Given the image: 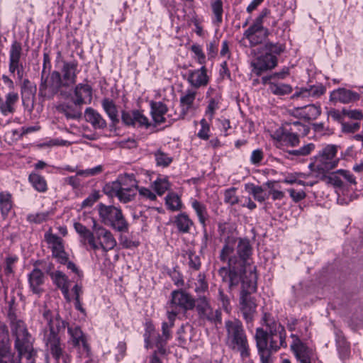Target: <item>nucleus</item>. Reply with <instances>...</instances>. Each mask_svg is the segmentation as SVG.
Segmentation results:
<instances>
[{"label":"nucleus","instance_id":"obj_13","mask_svg":"<svg viewBox=\"0 0 363 363\" xmlns=\"http://www.w3.org/2000/svg\"><path fill=\"white\" fill-rule=\"evenodd\" d=\"M269 29L263 25L253 23L243 33V39L249 41L250 47H255L262 44L269 36Z\"/></svg>","mask_w":363,"mask_h":363},{"label":"nucleus","instance_id":"obj_2","mask_svg":"<svg viewBox=\"0 0 363 363\" xmlns=\"http://www.w3.org/2000/svg\"><path fill=\"white\" fill-rule=\"evenodd\" d=\"M225 345L233 352H239L242 359L250 357V345L242 322L238 319L225 322Z\"/></svg>","mask_w":363,"mask_h":363},{"label":"nucleus","instance_id":"obj_64","mask_svg":"<svg viewBox=\"0 0 363 363\" xmlns=\"http://www.w3.org/2000/svg\"><path fill=\"white\" fill-rule=\"evenodd\" d=\"M288 192L294 202H298L306 196L305 191L303 190L296 191L294 189H288Z\"/></svg>","mask_w":363,"mask_h":363},{"label":"nucleus","instance_id":"obj_59","mask_svg":"<svg viewBox=\"0 0 363 363\" xmlns=\"http://www.w3.org/2000/svg\"><path fill=\"white\" fill-rule=\"evenodd\" d=\"M201 128L198 133V136L201 139L208 140L209 138L208 133L210 131V127L205 118L201 119Z\"/></svg>","mask_w":363,"mask_h":363},{"label":"nucleus","instance_id":"obj_28","mask_svg":"<svg viewBox=\"0 0 363 363\" xmlns=\"http://www.w3.org/2000/svg\"><path fill=\"white\" fill-rule=\"evenodd\" d=\"M50 277L53 282L61 289L65 298L69 302L71 298L69 294V280L67 277L60 271L52 272Z\"/></svg>","mask_w":363,"mask_h":363},{"label":"nucleus","instance_id":"obj_41","mask_svg":"<svg viewBox=\"0 0 363 363\" xmlns=\"http://www.w3.org/2000/svg\"><path fill=\"white\" fill-rule=\"evenodd\" d=\"M292 131V128H291L289 130H282L281 133L277 135V140L286 143L291 146L297 145L299 143V138L298 135Z\"/></svg>","mask_w":363,"mask_h":363},{"label":"nucleus","instance_id":"obj_5","mask_svg":"<svg viewBox=\"0 0 363 363\" xmlns=\"http://www.w3.org/2000/svg\"><path fill=\"white\" fill-rule=\"evenodd\" d=\"M286 337L282 339L278 336L267 338V332L262 328L255 330V340L261 363H273L272 354L277 352L281 347L286 348Z\"/></svg>","mask_w":363,"mask_h":363},{"label":"nucleus","instance_id":"obj_62","mask_svg":"<svg viewBox=\"0 0 363 363\" xmlns=\"http://www.w3.org/2000/svg\"><path fill=\"white\" fill-rule=\"evenodd\" d=\"M180 313L179 310H177V308H174L173 307H170L169 305L168 310H167V318L168 321L165 322L169 325V326H174V321L176 319V317Z\"/></svg>","mask_w":363,"mask_h":363},{"label":"nucleus","instance_id":"obj_27","mask_svg":"<svg viewBox=\"0 0 363 363\" xmlns=\"http://www.w3.org/2000/svg\"><path fill=\"white\" fill-rule=\"evenodd\" d=\"M45 281V276L43 272L38 269L35 268L28 274V283L30 288L33 293L39 294L43 291V285Z\"/></svg>","mask_w":363,"mask_h":363},{"label":"nucleus","instance_id":"obj_1","mask_svg":"<svg viewBox=\"0 0 363 363\" xmlns=\"http://www.w3.org/2000/svg\"><path fill=\"white\" fill-rule=\"evenodd\" d=\"M251 255L252 247L249 240L240 238L237 243V238L234 236L225 238L219 259L223 262H227L228 266L220 267L218 273L222 281L228 283L230 291L236 288L241 279L249 277L250 269L255 273L256 267L249 263Z\"/></svg>","mask_w":363,"mask_h":363},{"label":"nucleus","instance_id":"obj_54","mask_svg":"<svg viewBox=\"0 0 363 363\" xmlns=\"http://www.w3.org/2000/svg\"><path fill=\"white\" fill-rule=\"evenodd\" d=\"M155 160L157 164L160 166L167 167L172 161L171 157H169L166 153L163 152L160 150H157L155 153Z\"/></svg>","mask_w":363,"mask_h":363},{"label":"nucleus","instance_id":"obj_11","mask_svg":"<svg viewBox=\"0 0 363 363\" xmlns=\"http://www.w3.org/2000/svg\"><path fill=\"white\" fill-rule=\"evenodd\" d=\"M199 319L203 321H208L212 323H221V312L219 310H213L208 300L202 296L195 301V306Z\"/></svg>","mask_w":363,"mask_h":363},{"label":"nucleus","instance_id":"obj_34","mask_svg":"<svg viewBox=\"0 0 363 363\" xmlns=\"http://www.w3.org/2000/svg\"><path fill=\"white\" fill-rule=\"evenodd\" d=\"M328 172H321L315 174V177L325 182L327 184L332 185L334 187L341 188L343 186V182L340 174L337 172L327 174Z\"/></svg>","mask_w":363,"mask_h":363},{"label":"nucleus","instance_id":"obj_7","mask_svg":"<svg viewBox=\"0 0 363 363\" xmlns=\"http://www.w3.org/2000/svg\"><path fill=\"white\" fill-rule=\"evenodd\" d=\"M337 146L335 145H328L315 157V162L311 163L309 169L314 174L321 172H330L335 169L340 161L337 157Z\"/></svg>","mask_w":363,"mask_h":363},{"label":"nucleus","instance_id":"obj_21","mask_svg":"<svg viewBox=\"0 0 363 363\" xmlns=\"http://www.w3.org/2000/svg\"><path fill=\"white\" fill-rule=\"evenodd\" d=\"M21 358L11 352L8 333L6 337H0V363H21Z\"/></svg>","mask_w":363,"mask_h":363},{"label":"nucleus","instance_id":"obj_31","mask_svg":"<svg viewBox=\"0 0 363 363\" xmlns=\"http://www.w3.org/2000/svg\"><path fill=\"white\" fill-rule=\"evenodd\" d=\"M18 93L11 91L5 96V101L0 99V110L3 114L7 115L15 111V104L18 101Z\"/></svg>","mask_w":363,"mask_h":363},{"label":"nucleus","instance_id":"obj_24","mask_svg":"<svg viewBox=\"0 0 363 363\" xmlns=\"http://www.w3.org/2000/svg\"><path fill=\"white\" fill-rule=\"evenodd\" d=\"M360 99V94L345 88H339L333 91L330 94V100L338 101L342 104H350L358 101Z\"/></svg>","mask_w":363,"mask_h":363},{"label":"nucleus","instance_id":"obj_38","mask_svg":"<svg viewBox=\"0 0 363 363\" xmlns=\"http://www.w3.org/2000/svg\"><path fill=\"white\" fill-rule=\"evenodd\" d=\"M21 81L20 87L22 99L23 101L29 100L35 96L36 87L28 79H24Z\"/></svg>","mask_w":363,"mask_h":363},{"label":"nucleus","instance_id":"obj_40","mask_svg":"<svg viewBox=\"0 0 363 363\" xmlns=\"http://www.w3.org/2000/svg\"><path fill=\"white\" fill-rule=\"evenodd\" d=\"M269 89L275 95H285L292 91L291 85L278 82L277 81L268 82Z\"/></svg>","mask_w":363,"mask_h":363},{"label":"nucleus","instance_id":"obj_26","mask_svg":"<svg viewBox=\"0 0 363 363\" xmlns=\"http://www.w3.org/2000/svg\"><path fill=\"white\" fill-rule=\"evenodd\" d=\"M325 92V88L322 84L311 85L308 87L297 89L292 98L319 97Z\"/></svg>","mask_w":363,"mask_h":363},{"label":"nucleus","instance_id":"obj_25","mask_svg":"<svg viewBox=\"0 0 363 363\" xmlns=\"http://www.w3.org/2000/svg\"><path fill=\"white\" fill-rule=\"evenodd\" d=\"M75 106H81L84 104H90L92 100V88L89 84H79L74 91Z\"/></svg>","mask_w":363,"mask_h":363},{"label":"nucleus","instance_id":"obj_32","mask_svg":"<svg viewBox=\"0 0 363 363\" xmlns=\"http://www.w3.org/2000/svg\"><path fill=\"white\" fill-rule=\"evenodd\" d=\"M84 116L94 128L103 129L106 127V122L101 115L91 107L85 110Z\"/></svg>","mask_w":363,"mask_h":363},{"label":"nucleus","instance_id":"obj_14","mask_svg":"<svg viewBox=\"0 0 363 363\" xmlns=\"http://www.w3.org/2000/svg\"><path fill=\"white\" fill-rule=\"evenodd\" d=\"M137 182L134 178L133 174H121L119 175L117 179L111 183L106 184L104 188L105 193H110V191H136Z\"/></svg>","mask_w":363,"mask_h":363},{"label":"nucleus","instance_id":"obj_12","mask_svg":"<svg viewBox=\"0 0 363 363\" xmlns=\"http://www.w3.org/2000/svg\"><path fill=\"white\" fill-rule=\"evenodd\" d=\"M45 240L52 250V256L60 264H65L68 256L65 251L62 239L57 235L47 232L45 234Z\"/></svg>","mask_w":363,"mask_h":363},{"label":"nucleus","instance_id":"obj_57","mask_svg":"<svg viewBox=\"0 0 363 363\" xmlns=\"http://www.w3.org/2000/svg\"><path fill=\"white\" fill-rule=\"evenodd\" d=\"M265 49L269 52V53L279 55L284 50V46L280 43H273L271 42H267L265 43Z\"/></svg>","mask_w":363,"mask_h":363},{"label":"nucleus","instance_id":"obj_51","mask_svg":"<svg viewBox=\"0 0 363 363\" xmlns=\"http://www.w3.org/2000/svg\"><path fill=\"white\" fill-rule=\"evenodd\" d=\"M154 189L159 196H162L169 188V183L165 178H159L153 183Z\"/></svg>","mask_w":363,"mask_h":363},{"label":"nucleus","instance_id":"obj_42","mask_svg":"<svg viewBox=\"0 0 363 363\" xmlns=\"http://www.w3.org/2000/svg\"><path fill=\"white\" fill-rule=\"evenodd\" d=\"M29 182L31 183L32 186L40 192H45L48 189L47 182L45 178L37 174V173H31L29 175Z\"/></svg>","mask_w":363,"mask_h":363},{"label":"nucleus","instance_id":"obj_36","mask_svg":"<svg viewBox=\"0 0 363 363\" xmlns=\"http://www.w3.org/2000/svg\"><path fill=\"white\" fill-rule=\"evenodd\" d=\"M174 223L178 231L182 233H189L194 225L193 220L186 213L178 214L175 217Z\"/></svg>","mask_w":363,"mask_h":363},{"label":"nucleus","instance_id":"obj_49","mask_svg":"<svg viewBox=\"0 0 363 363\" xmlns=\"http://www.w3.org/2000/svg\"><path fill=\"white\" fill-rule=\"evenodd\" d=\"M211 9L215 16V21L220 24L223 21V1L221 0H215L211 2Z\"/></svg>","mask_w":363,"mask_h":363},{"label":"nucleus","instance_id":"obj_8","mask_svg":"<svg viewBox=\"0 0 363 363\" xmlns=\"http://www.w3.org/2000/svg\"><path fill=\"white\" fill-rule=\"evenodd\" d=\"M116 243L111 232L94 220L92 234L88 243L89 248L94 251L101 250L103 252H107L113 250Z\"/></svg>","mask_w":363,"mask_h":363},{"label":"nucleus","instance_id":"obj_22","mask_svg":"<svg viewBox=\"0 0 363 363\" xmlns=\"http://www.w3.org/2000/svg\"><path fill=\"white\" fill-rule=\"evenodd\" d=\"M263 324L267 327V330H265L267 334V338L278 336L282 339L286 337V333L284 327L279 323L275 321L269 314L264 313L262 318Z\"/></svg>","mask_w":363,"mask_h":363},{"label":"nucleus","instance_id":"obj_9","mask_svg":"<svg viewBox=\"0 0 363 363\" xmlns=\"http://www.w3.org/2000/svg\"><path fill=\"white\" fill-rule=\"evenodd\" d=\"M43 318L47 325L49 327V333L46 335L45 344L48 350L57 360L62 355V350L61 347L60 338L55 331V326L59 327L60 323L64 325V322L59 319L53 320L52 313L49 309H45L43 313Z\"/></svg>","mask_w":363,"mask_h":363},{"label":"nucleus","instance_id":"obj_44","mask_svg":"<svg viewBox=\"0 0 363 363\" xmlns=\"http://www.w3.org/2000/svg\"><path fill=\"white\" fill-rule=\"evenodd\" d=\"M107 195L110 196H116L119 199L121 202L128 203L130 201L136 194V191L135 190H129V191H110V193H106Z\"/></svg>","mask_w":363,"mask_h":363},{"label":"nucleus","instance_id":"obj_30","mask_svg":"<svg viewBox=\"0 0 363 363\" xmlns=\"http://www.w3.org/2000/svg\"><path fill=\"white\" fill-rule=\"evenodd\" d=\"M188 82L191 86L196 88L206 85L208 83V77L206 67H202L199 69L189 70Z\"/></svg>","mask_w":363,"mask_h":363},{"label":"nucleus","instance_id":"obj_58","mask_svg":"<svg viewBox=\"0 0 363 363\" xmlns=\"http://www.w3.org/2000/svg\"><path fill=\"white\" fill-rule=\"evenodd\" d=\"M103 171L102 165H98L95 167L87 169L85 170H78L77 175L83 176L85 177H91L100 174Z\"/></svg>","mask_w":363,"mask_h":363},{"label":"nucleus","instance_id":"obj_4","mask_svg":"<svg viewBox=\"0 0 363 363\" xmlns=\"http://www.w3.org/2000/svg\"><path fill=\"white\" fill-rule=\"evenodd\" d=\"M9 319L11 334L15 337L14 348L18 352V354L23 356L36 352L33 348V338L29 333L25 323L12 312H9Z\"/></svg>","mask_w":363,"mask_h":363},{"label":"nucleus","instance_id":"obj_46","mask_svg":"<svg viewBox=\"0 0 363 363\" xmlns=\"http://www.w3.org/2000/svg\"><path fill=\"white\" fill-rule=\"evenodd\" d=\"M247 189L248 192L252 194L255 200L262 203L267 199V196L264 194V189L261 186H255L254 184L247 185Z\"/></svg>","mask_w":363,"mask_h":363},{"label":"nucleus","instance_id":"obj_37","mask_svg":"<svg viewBox=\"0 0 363 363\" xmlns=\"http://www.w3.org/2000/svg\"><path fill=\"white\" fill-rule=\"evenodd\" d=\"M196 92L193 90H186L180 98V105L182 107V115L184 116L191 109H194V101Z\"/></svg>","mask_w":363,"mask_h":363},{"label":"nucleus","instance_id":"obj_50","mask_svg":"<svg viewBox=\"0 0 363 363\" xmlns=\"http://www.w3.org/2000/svg\"><path fill=\"white\" fill-rule=\"evenodd\" d=\"M166 205L172 211H178L182 208L181 199L175 194H169L166 196Z\"/></svg>","mask_w":363,"mask_h":363},{"label":"nucleus","instance_id":"obj_39","mask_svg":"<svg viewBox=\"0 0 363 363\" xmlns=\"http://www.w3.org/2000/svg\"><path fill=\"white\" fill-rule=\"evenodd\" d=\"M102 107L113 123L118 122V110L113 100L105 98L101 102Z\"/></svg>","mask_w":363,"mask_h":363},{"label":"nucleus","instance_id":"obj_55","mask_svg":"<svg viewBox=\"0 0 363 363\" xmlns=\"http://www.w3.org/2000/svg\"><path fill=\"white\" fill-rule=\"evenodd\" d=\"M314 147L315 145L313 143H308L298 150L289 151V154L295 156H306L309 155Z\"/></svg>","mask_w":363,"mask_h":363},{"label":"nucleus","instance_id":"obj_29","mask_svg":"<svg viewBox=\"0 0 363 363\" xmlns=\"http://www.w3.org/2000/svg\"><path fill=\"white\" fill-rule=\"evenodd\" d=\"M191 207L195 211L196 216L199 218V221L203 228V236L206 240L208 238V234L206 230V220L208 219V214L207 208L205 204L199 201L196 199H192L191 201Z\"/></svg>","mask_w":363,"mask_h":363},{"label":"nucleus","instance_id":"obj_56","mask_svg":"<svg viewBox=\"0 0 363 363\" xmlns=\"http://www.w3.org/2000/svg\"><path fill=\"white\" fill-rule=\"evenodd\" d=\"M289 74L288 69H284L281 72H276L273 74L265 76L262 78V82L263 84H267L268 82L277 81L279 79H284Z\"/></svg>","mask_w":363,"mask_h":363},{"label":"nucleus","instance_id":"obj_52","mask_svg":"<svg viewBox=\"0 0 363 363\" xmlns=\"http://www.w3.org/2000/svg\"><path fill=\"white\" fill-rule=\"evenodd\" d=\"M9 70L10 73H16L18 80H22L24 75V67L21 62H9Z\"/></svg>","mask_w":363,"mask_h":363},{"label":"nucleus","instance_id":"obj_61","mask_svg":"<svg viewBox=\"0 0 363 363\" xmlns=\"http://www.w3.org/2000/svg\"><path fill=\"white\" fill-rule=\"evenodd\" d=\"M360 128V123L348 122L342 123V130L344 133H354Z\"/></svg>","mask_w":363,"mask_h":363},{"label":"nucleus","instance_id":"obj_15","mask_svg":"<svg viewBox=\"0 0 363 363\" xmlns=\"http://www.w3.org/2000/svg\"><path fill=\"white\" fill-rule=\"evenodd\" d=\"M169 305L179 310L180 312H186L194 308L195 300L183 291H174L172 292V298Z\"/></svg>","mask_w":363,"mask_h":363},{"label":"nucleus","instance_id":"obj_45","mask_svg":"<svg viewBox=\"0 0 363 363\" xmlns=\"http://www.w3.org/2000/svg\"><path fill=\"white\" fill-rule=\"evenodd\" d=\"M22 46L21 43L14 40L9 50V62H21Z\"/></svg>","mask_w":363,"mask_h":363},{"label":"nucleus","instance_id":"obj_6","mask_svg":"<svg viewBox=\"0 0 363 363\" xmlns=\"http://www.w3.org/2000/svg\"><path fill=\"white\" fill-rule=\"evenodd\" d=\"M64 87L61 74L59 72L53 71L50 74L42 70L39 85V96L44 100L52 99L59 92L60 95L64 96L65 92L62 89Z\"/></svg>","mask_w":363,"mask_h":363},{"label":"nucleus","instance_id":"obj_33","mask_svg":"<svg viewBox=\"0 0 363 363\" xmlns=\"http://www.w3.org/2000/svg\"><path fill=\"white\" fill-rule=\"evenodd\" d=\"M167 111V106L162 102H152L151 104V115L153 121L157 125L165 122L164 115Z\"/></svg>","mask_w":363,"mask_h":363},{"label":"nucleus","instance_id":"obj_19","mask_svg":"<svg viewBox=\"0 0 363 363\" xmlns=\"http://www.w3.org/2000/svg\"><path fill=\"white\" fill-rule=\"evenodd\" d=\"M251 65L255 73L259 75L262 72L274 68L277 65V58L271 53H266L257 57Z\"/></svg>","mask_w":363,"mask_h":363},{"label":"nucleus","instance_id":"obj_3","mask_svg":"<svg viewBox=\"0 0 363 363\" xmlns=\"http://www.w3.org/2000/svg\"><path fill=\"white\" fill-rule=\"evenodd\" d=\"M249 277L241 279V291L240 296V310L247 323L252 322L256 313L257 304L250 294L257 289V276L250 269Z\"/></svg>","mask_w":363,"mask_h":363},{"label":"nucleus","instance_id":"obj_63","mask_svg":"<svg viewBox=\"0 0 363 363\" xmlns=\"http://www.w3.org/2000/svg\"><path fill=\"white\" fill-rule=\"evenodd\" d=\"M218 294H219V301L221 302L224 310L227 313H230L231 308H230V299H229L228 296L224 294L223 291L221 289H219Z\"/></svg>","mask_w":363,"mask_h":363},{"label":"nucleus","instance_id":"obj_60","mask_svg":"<svg viewBox=\"0 0 363 363\" xmlns=\"http://www.w3.org/2000/svg\"><path fill=\"white\" fill-rule=\"evenodd\" d=\"M225 201L230 205L238 203V198L235 195V189L231 188L225 191Z\"/></svg>","mask_w":363,"mask_h":363},{"label":"nucleus","instance_id":"obj_48","mask_svg":"<svg viewBox=\"0 0 363 363\" xmlns=\"http://www.w3.org/2000/svg\"><path fill=\"white\" fill-rule=\"evenodd\" d=\"M74 228L77 233H79L81 236L82 239V242H83L84 245H88L89 240L90 239L92 234V231L89 230L82 223L77 222L74 223Z\"/></svg>","mask_w":363,"mask_h":363},{"label":"nucleus","instance_id":"obj_18","mask_svg":"<svg viewBox=\"0 0 363 363\" xmlns=\"http://www.w3.org/2000/svg\"><path fill=\"white\" fill-rule=\"evenodd\" d=\"M68 333L71 337L73 346L78 347L79 352H81L82 355H85L88 357L90 348L81 328L78 326H71L68 328Z\"/></svg>","mask_w":363,"mask_h":363},{"label":"nucleus","instance_id":"obj_35","mask_svg":"<svg viewBox=\"0 0 363 363\" xmlns=\"http://www.w3.org/2000/svg\"><path fill=\"white\" fill-rule=\"evenodd\" d=\"M59 113H63L67 119H79L82 116L80 106L69 105L66 103L61 104L56 107Z\"/></svg>","mask_w":363,"mask_h":363},{"label":"nucleus","instance_id":"obj_23","mask_svg":"<svg viewBox=\"0 0 363 363\" xmlns=\"http://www.w3.org/2000/svg\"><path fill=\"white\" fill-rule=\"evenodd\" d=\"M320 113L321 110L320 106H317L314 104L297 107L292 111V115L294 116L305 121L316 119L320 115Z\"/></svg>","mask_w":363,"mask_h":363},{"label":"nucleus","instance_id":"obj_53","mask_svg":"<svg viewBox=\"0 0 363 363\" xmlns=\"http://www.w3.org/2000/svg\"><path fill=\"white\" fill-rule=\"evenodd\" d=\"M50 215V213L49 211L30 213L28 215L27 220L30 223H40L43 221H45Z\"/></svg>","mask_w":363,"mask_h":363},{"label":"nucleus","instance_id":"obj_10","mask_svg":"<svg viewBox=\"0 0 363 363\" xmlns=\"http://www.w3.org/2000/svg\"><path fill=\"white\" fill-rule=\"evenodd\" d=\"M98 209L99 216L104 224L111 226L118 232L128 231V223L120 208L99 203Z\"/></svg>","mask_w":363,"mask_h":363},{"label":"nucleus","instance_id":"obj_20","mask_svg":"<svg viewBox=\"0 0 363 363\" xmlns=\"http://www.w3.org/2000/svg\"><path fill=\"white\" fill-rule=\"evenodd\" d=\"M121 119L123 123L128 126H144L148 128L150 125L148 118L138 110L132 111H122Z\"/></svg>","mask_w":363,"mask_h":363},{"label":"nucleus","instance_id":"obj_17","mask_svg":"<svg viewBox=\"0 0 363 363\" xmlns=\"http://www.w3.org/2000/svg\"><path fill=\"white\" fill-rule=\"evenodd\" d=\"M79 72L77 61H62V67L60 73L65 87H69L76 83L77 74Z\"/></svg>","mask_w":363,"mask_h":363},{"label":"nucleus","instance_id":"obj_43","mask_svg":"<svg viewBox=\"0 0 363 363\" xmlns=\"http://www.w3.org/2000/svg\"><path fill=\"white\" fill-rule=\"evenodd\" d=\"M12 208L11 195L8 192L0 193V210L4 216L8 215Z\"/></svg>","mask_w":363,"mask_h":363},{"label":"nucleus","instance_id":"obj_16","mask_svg":"<svg viewBox=\"0 0 363 363\" xmlns=\"http://www.w3.org/2000/svg\"><path fill=\"white\" fill-rule=\"evenodd\" d=\"M291 337L294 340L291 348L298 360L301 363H311L313 350L303 343L297 335L291 334Z\"/></svg>","mask_w":363,"mask_h":363},{"label":"nucleus","instance_id":"obj_47","mask_svg":"<svg viewBox=\"0 0 363 363\" xmlns=\"http://www.w3.org/2000/svg\"><path fill=\"white\" fill-rule=\"evenodd\" d=\"M220 96L211 98L207 106L205 115L209 121H211L214 116L215 112L219 108Z\"/></svg>","mask_w":363,"mask_h":363}]
</instances>
